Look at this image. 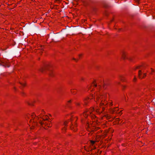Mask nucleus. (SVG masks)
<instances>
[{
    "label": "nucleus",
    "mask_w": 155,
    "mask_h": 155,
    "mask_svg": "<svg viewBox=\"0 0 155 155\" xmlns=\"http://www.w3.org/2000/svg\"><path fill=\"white\" fill-rule=\"evenodd\" d=\"M105 95L104 94L103 95H100V96L99 97V96H97V99L99 100H100L101 101V102L100 103V107L102 108V111L104 110L105 108L104 107H102L103 105H105L104 104L102 103V102L103 101V100H101L102 99H103L104 97L105 98Z\"/></svg>",
    "instance_id": "obj_1"
},
{
    "label": "nucleus",
    "mask_w": 155,
    "mask_h": 155,
    "mask_svg": "<svg viewBox=\"0 0 155 155\" xmlns=\"http://www.w3.org/2000/svg\"><path fill=\"white\" fill-rule=\"evenodd\" d=\"M48 65H45L44 68H41L40 69V71L42 72H43L45 70H47L49 71L48 74L50 77H53L54 76V74L53 72L50 70H49L48 68Z\"/></svg>",
    "instance_id": "obj_2"
},
{
    "label": "nucleus",
    "mask_w": 155,
    "mask_h": 155,
    "mask_svg": "<svg viewBox=\"0 0 155 155\" xmlns=\"http://www.w3.org/2000/svg\"><path fill=\"white\" fill-rule=\"evenodd\" d=\"M48 119H44L43 118V121H40L39 122V123L41 124V125L43 127V125H48V124L46 122H45V120H48Z\"/></svg>",
    "instance_id": "obj_3"
},
{
    "label": "nucleus",
    "mask_w": 155,
    "mask_h": 155,
    "mask_svg": "<svg viewBox=\"0 0 155 155\" xmlns=\"http://www.w3.org/2000/svg\"><path fill=\"white\" fill-rule=\"evenodd\" d=\"M122 57L124 59H125L126 58L130 61H131L132 60V58L130 57H126V54L124 52L122 53Z\"/></svg>",
    "instance_id": "obj_4"
},
{
    "label": "nucleus",
    "mask_w": 155,
    "mask_h": 155,
    "mask_svg": "<svg viewBox=\"0 0 155 155\" xmlns=\"http://www.w3.org/2000/svg\"><path fill=\"white\" fill-rule=\"evenodd\" d=\"M142 71L140 70L138 71V76L140 78H143L145 76H146V73H144L143 74V77H142L141 75L142 74Z\"/></svg>",
    "instance_id": "obj_5"
},
{
    "label": "nucleus",
    "mask_w": 155,
    "mask_h": 155,
    "mask_svg": "<svg viewBox=\"0 0 155 155\" xmlns=\"http://www.w3.org/2000/svg\"><path fill=\"white\" fill-rule=\"evenodd\" d=\"M1 63H0V66H2L4 67H7L9 68L10 66L8 64L6 63L1 61Z\"/></svg>",
    "instance_id": "obj_6"
},
{
    "label": "nucleus",
    "mask_w": 155,
    "mask_h": 155,
    "mask_svg": "<svg viewBox=\"0 0 155 155\" xmlns=\"http://www.w3.org/2000/svg\"><path fill=\"white\" fill-rule=\"evenodd\" d=\"M107 85V84L106 83H104L103 85V88L104 89H106V86Z\"/></svg>",
    "instance_id": "obj_7"
},
{
    "label": "nucleus",
    "mask_w": 155,
    "mask_h": 155,
    "mask_svg": "<svg viewBox=\"0 0 155 155\" xmlns=\"http://www.w3.org/2000/svg\"><path fill=\"white\" fill-rule=\"evenodd\" d=\"M91 142L92 144H93L95 143V141L93 140H91Z\"/></svg>",
    "instance_id": "obj_8"
},
{
    "label": "nucleus",
    "mask_w": 155,
    "mask_h": 155,
    "mask_svg": "<svg viewBox=\"0 0 155 155\" xmlns=\"http://www.w3.org/2000/svg\"><path fill=\"white\" fill-rule=\"evenodd\" d=\"M34 116H35V115H34V114H32L31 115V116L32 117V119H34V118H35V117Z\"/></svg>",
    "instance_id": "obj_9"
},
{
    "label": "nucleus",
    "mask_w": 155,
    "mask_h": 155,
    "mask_svg": "<svg viewBox=\"0 0 155 155\" xmlns=\"http://www.w3.org/2000/svg\"><path fill=\"white\" fill-rule=\"evenodd\" d=\"M34 123V125H36L37 124V123L36 122L34 121L33 122Z\"/></svg>",
    "instance_id": "obj_10"
},
{
    "label": "nucleus",
    "mask_w": 155,
    "mask_h": 155,
    "mask_svg": "<svg viewBox=\"0 0 155 155\" xmlns=\"http://www.w3.org/2000/svg\"><path fill=\"white\" fill-rule=\"evenodd\" d=\"M20 84L21 85H22L23 86H25V84H22V83H20Z\"/></svg>",
    "instance_id": "obj_11"
},
{
    "label": "nucleus",
    "mask_w": 155,
    "mask_h": 155,
    "mask_svg": "<svg viewBox=\"0 0 155 155\" xmlns=\"http://www.w3.org/2000/svg\"><path fill=\"white\" fill-rule=\"evenodd\" d=\"M116 110H114L112 109L111 111V112H112V113H114V111Z\"/></svg>",
    "instance_id": "obj_12"
},
{
    "label": "nucleus",
    "mask_w": 155,
    "mask_h": 155,
    "mask_svg": "<svg viewBox=\"0 0 155 155\" xmlns=\"http://www.w3.org/2000/svg\"><path fill=\"white\" fill-rule=\"evenodd\" d=\"M67 122H65L64 123V125L65 126H66L67 125Z\"/></svg>",
    "instance_id": "obj_13"
},
{
    "label": "nucleus",
    "mask_w": 155,
    "mask_h": 155,
    "mask_svg": "<svg viewBox=\"0 0 155 155\" xmlns=\"http://www.w3.org/2000/svg\"><path fill=\"white\" fill-rule=\"evenodd\" d=\"M87 99H85V100H84V103L85 104H87V102H86V101Z\"/></svg>",
    "instance_id": "obj_14"
},
{
    "label": "nucleus",
    "mask_w": 155,
    "mask_h": 155,
    "mask_svg": "<svg viewBox=\"0 0 155 155\" xmlns=\"http://www.w3.org/2000/svg\"><path fill=\"white\" fill-rule=\"evenodd\" d=\"M120 77L121 78V81H124V79H123V77H122L121 76H120Z\"/></svg>",
    "instance_id": "obj_15"
},
{
    "label": "nucleus",
    "mask_w": 155,
    "mask_h": 155,
    "mask_svg": "<svg viewBox=\"0 0 155 155\" xmlns=\"http://www.w3.org/2000/svg\"><path fill=\"white\" fill-rule=\"evenodd\" d=\"M51 127V125L50 124H49L48 126V127Z\"/></svg>",
    "instance_id": "obj_16"
},
{
    "label": "nucleus",
    "mask_w": 155,
    "mask_h": 155,
    "mask_svg": "<svg viewBox=\"0 0 155 155\" xmlns=\"http://www.w3.org/2000/svg\"><path fill=\"white\" fill-rule=\"evenodd\" d=\"M141 66H137L136 67V68L137 69L139 68Z\"/></svg>",
    "instance_id": "obj_17"
},
{
    "label": "nucleus",
    "mask_w": 155,
    "mask_h": 155,
    "mask_svg": "<svg viewBox=\"0 0 155 155\" xmlns=\"http://www.w3.org/2000/svg\"><path fill=\"white\" fill-rule=\"evenodd\" d=\"M136 79H136V77H134V81H136Z\"/></svg>",
    "instance_id": "obj_18"
},
{
    "label": "nucleus",
    "mask_w": 155,
    "mask_h": 155,
    "mask_svg": "<svg viewBox=\"0 0 155 155\" xmlns=\"http://www.w3.org/2000/svg\"><path fill=\"white\" fill-rule=\"evenodd\" d=\"M94 86L95 87H97V84H94Z\"/></svg>",
    "instance_id": "obj_19"
},
{
    "label": "nucleus",
    "mask_w": 155,
    "mask_h": 155,
    "mask_svg": "<svg viewBox=\"0 0 155 155\" xmlns=\"http://www.w3.org/2000/svg\"><path fill=\"white\" fill-rule=\"evenodd\" d=\"M74 127H71V129L72 130L73 129H74Z\"/></svg>",
    "instance_id": "obj_20"
},
{
    "label": "nucleus",
    "mask_w": 155,
    "mask_h": 155,
    "mask_svg": "<svg viewBox=\"0 0 155 155\" xmlns=\"http://www.w3.org/2000/svg\"><path fill=\"white\" fill-rule=\"evenodd\" d=\"M98 86L99 87V89H100L101 87V86L100 85H99Z\"/></svg>",
    "instance_id": "obj_21"
},
{
    "label": "nucleus",
    "mask_w": 155,
    "mask_h": 155,
    "mask_svg": "<svg viewBox=\"0 0 155 155\" xmlns=\"http://www.w3.org/2000/svg\"><path fill=\"white\" fill-rule=\"evenodd\" d=\"M54 38H56V35H54Z\"/></svg>",
    "instance_id": "obj_22"
},
{
    "label": "nucleus",
    "mask_w": 155,
    "mask_h": 155,
    "mask_svg": "<svg viewBox=\"0 0 155 155\" xmlns=\"http://www.w3.org/2000/svg\"><path fill=\"white\" fill-rule=\"evenodd\" d=\"M153 103H154V104H155V100H153Z\"/></svg>",
    "instance_id": "obj_23"
},
{
    "label": "nucleus",
    "mask_w": 155,
    "mask_h": 155,
    "mask_svg": "<svg viewBox=\"0 0 155 155\" xmlns=\"http://www.w3.org/2000/svg\"><path fill=\"white\" fill-rule=\"evenodd\" d=\"M71 102V100H70V101H68V103H70Z\"/></svg>",
    "instance_id": "obj_24"
},
{
    "label": "nucleus",
    "mask_w": 155,
    "mask_h": 155,
    "mask_svg": "<svg viewBox=\"0 0 155 155\" xmlns=\"http://www.w3.org/2000/svg\"><path fill=\"white\" fill-rule=\"evenodd\" d=\"M76 104L77 105H79V103H77Z\"/></svg>",
    "instance_id": "obj_25"
},
{
    "label": "nucleus",
    "mask_w": 155,
    "mask_h": 155,
    "mask_svg": "<svg viewBox=\"0 0 155 155\" xmlns=\"http://www.w3.org/2000/svg\"><path fill=\"white\" fill-rule=\"evenodd\" d=\"M73 59L74 60H75V61H76V59L74 58H73Z\"/></svg>",
    "instance_id": "obj_26"
},
{
    "label": "nucleus",
    "mask_w": 155,
    "mask_h": 155,
    "mask_svg": "<svg viewBox=\"0 0 155 155\" xmlns=\"http://www.w3.org/2000/svg\"><path fill=\"white\" fill-rule=\"evenodd\" d=\"M68 107H70V105H69V104H68Z\"/></svg>",
    "instance_id": "obj_27"
},
{
    "label": "nucleus",
    "mask_w": 155,
    "mask_h": 155,
    "mask_svg": "<svg viewBox=\"0 0 155 155\" xmlns=\"http://www.w3.org/2000/svg\"><path fill=\"white\" fill-rule=\"evenodd\" d=\"M56 2H59V0H56Z\"/></svg>",
    "instance_id": "obj_28"
},
{
    "label": "nucleus",
    "mask_w": 155,
    "mask_h": 155,
    "mask_svg": "<svg viewBox=\"0 0 155 155\" xmlns=\"http://www.w3.org/2000/svg\"><path fill=\"white\" fill-rule=\"evenodd\" d=\"M74 131H76V129H74Z\"/></svg>",
    "instance_id": "obj_29"
},
{
    "label": "nucleus",
    "mask_w": 155,
    "mask_h": 155,
    "mask_svg": "<svg viewBox=\"0 0 155 155\" xmlns=\"http://www.w3.org/2000/svg\"><path fill=\"white\" fill-rule=\"evenodd\" d=\"M151 69L152 70V71H153V70L152 68H151Z\"/></svg>",
    "instance_id": "obj_30"
},
{
    "label": "nucleus",
    "mask_w": 155,
    "mask_h": 155,
    "mask_svg": "<svg viewBox=\"0 0 155 155\" xmlns=\"http://www.w3.org/2000/svg\"><path fill=\"white\" fill-rule=\"evenodd\" d=\"M28 104L30 105H32V104H30V103H28Z\"/></svg>",
    "instance_id": "obj_31"
},
{
    "label": "nucleus",
    "mask_w": 155,
    "mask_h": 155,
    "mask_svg": "<svg viewBox=\"0 0 155 155\" xmlns=\"http://www.w3.org/2000/svg\"><path fill=\"white\" fill-rule=\"evenodd\" d=\"M81 56V54H79V57H80Z\"/></svg>",
    "instance_id": "obj_32"
},
{
    "label": "nucleus",
    "mask_w": 155,
    "mask_h": 155,
    "mask_svg": "<svg viewBox=\"0 0 155 155\" xmlns=\"http://www.w3.org/2000/svg\"><path fill=\"white\" fill-rule=\"evenodd\" d=\"M38 117H37L36 119H38Z\"/></svg>",
    "instance_id": "obj_33"
},
{
    "label": "nucleus",
    "mask_w": 155,
    "mask_h": 155,
    "mask_svg": "<svg viewBox=\"0 0 155 155\" xmlns=\"http://www.w3.org/2000/svg\"><path fill=\"white\" fill-rule=\"evenodd\" d=\"M117 84H120V82H117Z\"/></svg>",
    "instance_id": "obj_34"
},
{
    "label": "nucleus",
    "mask_w": 155,
    "mask_h": 155,
    "mask_svg": "<svg viewBox=\"0 0 155 155\" xmlns=\"http://www.w3.org/2000/svg\"><path fill=\"white\" fill-rule=\"evenodd\" d=\"M110 104L111 105H112V103H111Z\"/></svg>",
    "instance_id": "obj_35"
},
{
    "label": "nucleus",
    "mask_w": 155,
    "mask_h": 155,
    "mask_svg": "<svg viewBox=\"0 0 155 155\" xmlns=\"http://www.w3.org/2000/svg\"><path fill=\"white\" fill-rule=\"evenodd\" d=\"M30 122H31V120H30Z\"/></svg>",
    "instance_id": "obj_36"
},
{
    "label": "nucleus",
    "mask_w": 155,
    "mask_h": 155,
    "mask_svg": "<svg viewBox=\"0 0 155 155\" xmlns=\"http://www.w3.org/2000/svg\"><path fill=\"white\" fill-rule=\"evenodd\" d=\"M137 1H139V0H137Z\"/></svg>",
    "instance_id": "obj_37"
},
{
    "label": "nucleus",
    "mask_w": 155,
    "mask_h": 155,
    "mask_svg": "<svg viewBox=\"0 0 155 155\" xmlns=\"http://www.w3.org/2000/svg\"><path fill=\"white\" fill-rule=\"evenodd\" d=\"M74 127H76V125H75V126H74Z\"/></svg>",
    "instance_id": "obj_38"
},
{
    "label": "nucleus",
    "mask_w": 155,
    "mask_h": 155,
    "mask_svg": "<svg viewBox=\"0 0 155 155\" xmlns=\"http://www.w3.org/2000/svg\"><path fill=\"white\" fill-rule=\"evenodd\" d=\"M74 127H76V125H75V126H74Z\"/></svg>",
    "instance_id": "obj_39"
},
{
    "label": "nucleus",
    "mask_w": 155,
    "mask_h": 155,
    "mask_svg": "<svg viewBox=\"0 0 155 155\" xmlns=\"http://www.w3.org/2000/svg\"><path fill=\"white\" fill-rule=\"evenodd\" d=\"M123 87H125V86H123Z\"/></svg>",
    "instance_id": "obj_40"
},
{
    "label": "nucleus",
    "mask_w": 155,
    "mask_h": 155,
    "mask_svg": "<svg viewBox=\"0 0 155 155\" xmlns=\"http://www.w3.org/2000/svg\"><path fill=\"white\" fill-rule=\"evenodd\" d=\"M27 118H28V117L27 116Z\"/></svg>",
    "instance_id": "obj_41"
},
{
    "label": "nucleus",
    "mask_w": 155,
    "mask_h": 155,
    "mask_svg": "<svg viewBox=\"0 0 155 155\" xmlns=\"http://www.w3.org/2000/svg\"><path fill=\"white\" fill-rule=\"evenodd\" d=\"M81 79H82V80H83V78H82Z\"/></svg>",
    "instance_id": "obj_42"
},
{
    "label": "nucleus",
    "mask_w": 155,
    "mask_h": 155,
    "mask_svg": "<svg viewBox=\"0 0 155 155\" xmlns=\"http://www.w3.org/2000/svg\"><path fill=\"white\" fill-rule=\"evenodd\" d=\"M92 109L94 110V108H92Z\"/></svg>",
    "instance_id": "obj_43"
}]
</instances>
